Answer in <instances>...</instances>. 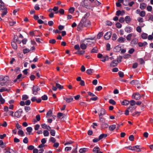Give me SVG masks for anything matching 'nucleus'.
<instances>
[{"label":"nucleus","mask_w":153,"mask_h":153,"mask_svg":"<svg viewBox=\"0 0 153 153\" xmlns=\"http://www.w3.org/2000/svg\"><path fill=\"white\" fill-rule=\"evenodd\" d=\"M99 150L100 148L98 147H96L94 148L93 149V152L97 153Z\"/></svg>","instance_id":"nucleus-43"},{"label":"nucleus","mask_w":153,"mask_h":153,"mask_svg":"<svg viewBox=\"0 0 153 153\" xmlns=\"http://www.w3.org/2000/svg\"><path fill=\"white\" fill-rule=\"evenodd\" d=\"M18 134L21 137H23L25 136V134L23 131L22 130H19L18 132Z\"/></svg>","instance_id":"nucleus-27"},{"label":"nucleus","mask_w":153,"mask_h":153,"mask_svg":"<svg viewBox=\"0 0 153 153\" xmlns=\"http://www.w3.org/2000/svg\"><path fill=\"white\" fill-rule=\"evenodd\" d=\"M115 50H116L115 51L116 52H118L120 50V48L118 46H116L114 48Z\"/></svg>","instance_id":"nucleus-54"},{"label":"nucleus","mask_w":153,"mask_h":153,"mask_svg":"<svg viewBox=\"0 0 153 153\" xmlns=\"http://www.w3.org/2000/svg\"><path fill=\"white\" fill-rule=\"evenodd\" d=\"M140 16L143 17H144L146 15V12L144 10H142L141 11L140 13L139 14Z\"/></svg>","instance_id":"nucleus-30"},{"label":"nucleus","mask_w":153,"mask_h":153,"mask_svg":"<svg viewBox=\"0 0 153 153\" xmlns=\"http://www.w3.org/2000/svg\"><path fill=\"white\" fill-rule=\"evenodd\" d=\"M126 41V39L122 37L119 38L117 40V41L120 43L124 42Z\"/></svg>","instance_id":"nucleus-16"},{"label":"nucleus","mask_w":153,"mask_h":153,"mask_svg":"<svg viewBox=\"0 0 153 153\" xmlns=\"http://www.w3.org/2000/svg\"><path fill=\"white\" fill-rule=\"evenodd\" d=\"M80 5L83 7L88 9H90L91 6L89 4V2L88 0H84L81 2Z\"/></svg>","instance_id":"nucleus-3"},{"label":"nucleus","mask_w":153,"mask_h":153,"mask_svg":"<svg viewBox=\"0 0 153 153\" xmlns=\"http://www.w3.org/2000/svg\"><path fill=\"white\" fill-rule=\"evenodd\" d=\"M135 103L136 102L134 100H131L130 101V105L132 106L135 105Z\"/></svg>","instance_id":"nucleus-62"},{"label":"nucleus","mask_w":153,"mask_h":153,"mask_svg":"<svg viewBox=\"0 0 153 153\" xmlns=\"http://www.w3.org/2000/svg\"><path fill=\"white\" fill-rule=\"evenodd\" d=\"M11 45L13 48L15 49L16 50L17 48V46L16 42H11Z\"/></svg>","instance_id":"nucleus-23"},{"label":"nucleus","mask_w":153,"mask_h":153,"mask_svg":"<svg viewBox=\"0 0 153 153\" xmlns=\"http://www.w3.org/2000/svg\"><path fill=\"white\" fill-rule=\"evenodd\" d=\"M9 89H8L5 88H2L0 89V92H2L5 91H9Z\"/></svg>","instance_id":"nucleus-39"},{"label":"nucleus","mask_w":153,"mask_h":153,"mask_svg":"<svg viewBox=\"0 0 153 153\" xmlns=\"http://www.w3.org/2000/svg\"><path fill=\"white\" fill-rule=\"evenodd\" d=\"M22 75L21 74H19L17 76L16 79H15L14 81L13 82L15 83L18 80L19 82L21 81L22 78Z\"/></svg>","instance_id":"nucleus-12"},{"label":"nucleus","mask_w":153,"mask_h":153,"mask_svg":"<svg viewBox=\"0 0 153 153\" xmlns=\"http://www.w3.org/2000/svg\"><path fill=\"white\" fill-rule=\"evenodd\" d=\"M27 131L29 133H30L32 130V128L31 127H28L26 128Z\"/></svg>","instance_id":"nucleus-61"},{"label":"nucleus","mask_w":153,"mask_h":153,"mask_svg":"<svg viewBox=\"0 0 153 153\" xmlns=\"http://www.w3.org/2000/svg\"><path fill=\"white\" fill-rule=\"evenodd\" d=\"M48 97L46 95H44L42 97V99L43 100H46L48 99Z\"/></svg>","instance_id":"nucleus-49"},{"label":"nucleus","mask_w":153,"mask_h":153,"mask_svg":"<svg viewBox=\"0 0 153 153\" xmlns=\"http://www.w3.org/2000/svg\"><path fill=\"white\" fill-rule=\"evenodd\" d=\"M119 75L121 77H123L124 76V74L121 71H120L118 73Z\"/></svg>","instance_id":"nucleus-56"},{"label":"nucleus","mask_w":153,"mask_h":153,"mask_svg":"<svg viewBox=\"0 0 153 153\" xmlns=\"http://www.w3.org/2000/svg\"><path fill=\"white\" fill-rule=\"evenodd\" d=\"M138 82H139L137 80H133L131 81L130 83L132 85H134L138 84Z\"/></svg>","instance_id":"nucleus-41"},{"label":"nucleus","mask_w":153,"mask_h":153,"mask_svg":"<svg viewBox=\"0 0 153 153\" xmlns=\"http://www.w3.org/2000/svg\"><path fill=\"white\" fill-rule=\"evenodd\" d=\"M99 118L100 122H102V123H105V119L104 118H103L102 117H99Z\"/></svg>","instance_id":"nucleus-51"},{"label":"nucleus","mask_w":153,"mask_h":153,"mask_svg":"<svg viewBox=\"0 0 153 153\" xmlns=\"http://www.w3.org/2000/svg\"><path fill=\"white\" fill-rule=\"evenodd\" d=\"M101 125L102 128H107L108 126V125L105 123H102Z\"/></svg>","instance_id":"nucleus-33"},{"label":"nucleus","mask_w":153,"mask_h":153,"mask_svg":"<svg viewBox=\"0 0 153 153\" xmlns=\"http://www.w3.org/2000/svg\"><path fill=\"white\" fill-rule=\"evenodd\" d=\"M148 36V34L146 33H143L141 35L142 38L143 39H146Z\"/></svg>","instance_id":"nucleus-35"},{"label":"nucleus","mask_w":153,"mask_h":153,"mask_svg":"<svg viewBox=\"0 0 153 153\" xmlns=\"http://www.w3.org/2000/svg\"><path fill=\"white\" fill-rule=\"evenodd\" d=\"M22 112V109H20L15 113L14 116L18 118L19 117L21 116Z\"/></svg>","instance_id":"nucleus-7"},{"label":"nucleus","mask_w":153,"mask_h":153,"mask_svg":"<svg viewBox=\"0 0 153 153\" xmlns=\"http://www.w3.org/2000/svg\"><path fill=\"white\" fill-rule=\"evenodd\" d=\"M52 114V112L51 110H49L47 113L46 115V117H49L51 116Z\"/></svg>","instance_id":"nucleus-31"},{"label":"nucleus","mask_w":153,"mask_h":153,"mask_svg":"<svg viewBox=\"0 0 153 153\" xmlns=\"http://www.w3.org/2000/svg\"><path fill=\"white\" fill-rule=\"evenodd\" d=\"M109 102L113 105H115L116 104V102L112 99L110 100H109Z\"/></svg>","instance_id":"nucleus-50"},{"label":"nucleus","mask_w":153,"mask_h":153,"mask_svg":"<svg viewBox=\"0 0 153 153\" xmlns=\"http://www.w3.org/2000/svg\"><path fill=\"white\" fill-rule=\"evenodd\" d=\"M15 152L12 149H9L8 150L6 151L5 153H15Z\"/></svg>","instance_id":"nucleus-46"},{"label":"nucleus","mask_w":153,"mask_h":153,"mask_svg":"<svg viewBox=\"0 0 153 153\" xmlns=\"http://www.w3.org/2000/svg\"><path fill=\"white\" fill-rule=\"evenodd\" d=\"M152 8L151 6L149 5L147 7V9L149 11H151L152 10Z\"/></svg>","instance_id":"nucleus-60"},{"label":"nucleus","mask_w":153,"mask_h":153,"mask_svg":"<svg viewBox=\"0 0 153 153\" xmlns=\"http://www.w3.org/2000/svg\"><path fill=\"white\" fill-rule=\"evenodd\" d=\"M56 86L59 90L62 89L63 88V86L59 84L56 83Z\"/></svg>","instance_id":"nucleus-36"},{"label":"nucleus","mask_w":153,"mask_h":153,"mask_svg":"<svg viewBox=\"0 0 153 153\" xmlns=\"http://www.w3.org/2000/svg\"><path fill=\"white\" fill-rule=\"evenodd\" d=\"M116 27L119 28H121L122 27V25L120 23H117L116 24Z\"/></svg>","instance_id":"nucleus-55"},{"label":"nucleus","mask_w":153,"mask_h":153,"mask_svg":"<svg viewBox=\"0 0 153 153\" xmlns=\"http://www.w3.org/2000/svg\"><path fill=\"white\" fill-rule=\"evenodd\" d=\"M94 71L92 69H88L86 71L87 73L88 74H91Z\"/></svg>","instance_id":"nucleus-38"},{"label":"nucleus","mask_w":153,"mask_h":153,"mask_svg":"<svg viewBox=\"0 0 153 153\" xmlns=\"http://www.w3.org/2000/svg\"><path fill=\"white\" fill-rule=\"evenodd\" d=\"M28 98V96L26 95H24L22 96V100H26Z\"/></svg>","instance_id":"nucleus-45"},{"label":"nucleus","mask_w":153,"mask_h":153,"mask_svg":"<svg viewBox=\"0 0 153 153\" xmlns=\"http://www.w3.org/2000/svg\"><path fill=\"white\" fill-rule=\"evenodd\" d=\"M98 52V49L97 47H95L93 48L91 51V53H97Z\"/></svg>","instance_id":"nucleus-34"},{"label":"nucleus","mask_w":153,"mask_h":153,"mask_svg":"<svg viewBox=\"0 0 153 153\" xmlns=\"http://www.w3.org/2000/svg\"><path fill=\"white\" fill-rule=\"evenodd\" d=\"M146 6V4L145 3H142L140 4V8L142 10L145 9Z\"/></svg>","instance_id":"nucleus-26"},{"label":"nucleus","mask_w":153,"mask_h":153,"mask_svg":"<svg viewBox=\"0 0 153 153\" xmlns=\"http://www.w3.org/2000/svg\"><path fill=\"white\" fill-rule=\"evenodd\" d=\"M134 136L132 135H130L129 137V140H130L131 141H133L134 140Z\"/></svg>","instance_id":"nucleus-64"},{"label":"nucleus","mask_w":153,"mask_h":153,"mask_svg":"<svg viewBox=\"0 0 153 153\" xmlns=\"http://www.w3.org/2000/svg\"><path fill=\"white\" fill-rule=\"evenodd\" d=\"M101 3L97 1V0H95V1L93 2V4L91 5H92L91 7L95 6L96 5L99 6L100 5Z\"/></svg>","instance_id":"nucleus-19"},{"label":"nucleus","mask_w":153,"mask_h":153,"mask_svg":"<svg viewBox=\"0 0 153 153\" xmlns=\"http://www.w3.org/2000/svg\"><path fill=\"white\" fill-rule=\"evenodd\" d=\"M107 135L106 134H100L99 137V139L101 140L103 138L106 137L107 136Z\"/></svg>","instance_id":"nucleus-28"},{"label":"nucleus","mask_w":153,"mask_h":153,"mask_svg":"<svg viewBox=\"0 0 153 153\" xmlns=\"http://www.w3.org/2000/svg\"><path fill=\"white\" fill-rule=\"evenodd\" d=\"M116 127V126L115 125H110L109 127V129L110 131H112L114 130Z\"/></svg>","instance_id":"nucleus-24"},{"label":"nucleus","mask_w":153,"mask_h":153,"mask_svg":"<svg viewBox=\"0 0 153 153\" xmlns=\"http://www.w3.org/2000/svg\"><path fill=\"white\" fill-rule=\"evenodd\" d=\"M118 63L117 61L116 60H113L111 63L110 66L111 67H113L116 66Z\"/></svg>","instance_id":"nucleus-13"},{"label":"nucleus","mask_w":153,"mask_h":153,"mask_svg":"<svg viewBox=\"0 0 153 153\" xmlns=\"http://www.w3.org/2000/svg\"><path fill=\"white\" fill-rule=\"evenodd\" d=\"M101 112L99 115V117H101L102 115H104L105 114V110L103 108H102L100 110Z\"/></svg>","instance_id":"nucleus-29"},{"label":"nucleus","mask_w":153,"mask_h":153,"mask_svg":"<svg viewBox=\"0 0 153 153\" xmlns=\"http://www.w3.org/2000/svg\"><path fill=\"white\" fill-rule=\"evenodd\" d=\"M111 35V33L110 32L106 33L104 36V38L106 40L109 39Z\"/></svg>","instance_id":"nucleus-9"},{"label":"nucleus","mask_w":153,"mask_h":153,"mask_svg":"<svg viewBox=\"0 0 153 153\" xmlns=\"http://www.w3.org/2000/svg\"><path fill=\"white\" fill-rule=\"evenodd\" d=\"M0 11L2 12L1 15L2 17L7 13V9L4 7V4L1 0H0Z\"/></svg>","instance_id":"nucleus-2"},{"label":"nucleus","mask_w":153,"mask_h":153,"mask_svg":"<svg viewBox=\"0 0 153 153\" xmlns=\"http://www.w3.org/2000/svg\"><path fill=\"white\" fill-rule=\"evenodd\" d=\"M137 20L139 22H143V18L140 17L137 18Z\"/></svg>","instance_id":"nucleus-63"},{"label":"nucleus","mask_w":153,"mask_h":153,"mask_svg":"<svg viewBox=\"0 0 153 153\" xmlns=\"http://www.w3.org/2000/svg\"><path fill=\"white\" fill-rule=\"evenodd\" d=\"M88 151V149L86 148H82L80 149L79 152L80 153H85Z\"/></svg>","instance_id":"nucleus-21"},{"label":"nucleus","mask_w":153,"mask_h":153,"mask_svg":"<svg viewBox=\"0 0 153 153\" xmlns=\"http://www.w3.org/2000/svg\"><path fill=\"white\" fill-rule=\"evenodd\" d=\"M133 34V33H130L127 35L126 37V38L128 41H130L131 40V37Z\"/></svg>","instance_id":"nucleus-32"},{"label":"nucleus","mask_w":153,"mask_h":153,"mask_svg":"<svg viewBox=\"0 0 153 153\" xmlns=\"http://www.w3.org/2000/svg\"><path fill=\"white\" fill-rule=\"evenodd\" d=\"M9 77L7 76H5L3 78H0V81H3L5 83L9 80Z\"/></svg>","instance_id":"nucleus-14"},{"label":"nucleus","mask_w":153,"mask_h":153,"mask_svg":"<svg viewBox=\"0 0 153 153\" xmlns=\"http://www.w3.org/2000/svg\"><path fill=\"white\" fill-rule=\"evenodd\" d=\"M140 146H134V150H136L137 152L141 151V150L139 148Z\"/></svg>","instance_id":"nucleus-22"},{"label":"nucleus","mask_w":153,"mask_h":153,"mask_svg":"<svg viewBox=\"0 0 153 153\" xmlns=\"http://www.w3.org/2000/svg\"><path fill=\"white\" fill-rule=\"evenodd\" d=\"M74 49L77 50H79L80 49V48L79 45L77 44L75 45L74 46Z\"/></svg>","instance_id":"nucleus-52"},{"label":"nucleus","mask_w":153,"mask_h":153,"mask_svg":"<svg viewBox=\"0 0 153 153\" xmlns=\"http://www.w3.org/2000/svg\"><path fill=\"white\" fill-rule=\"evenodd\" d=\"M102 87L101 86H98L96 88V90L97 91H100L102 89Z\"/></svg>","instance_id":"nucleus-59"},{"label":"nucleus","mask_w":153,"mask_h":153,"mask_svg":"<svg viewBox=\"0 0 153 153\" xmlns=\"http://www.w3.org/2000/svg\"><path fill=\"white\" fill-rule=\"evenodd\" d=\"M25 109L26 112H28L30 109V108L29 106H25Z\"/></svg>","instance_id":"nucleus-57"},{"label":"nucleus","mask_w":153,"mask_h":153,"mask_svg":"<svg viewBox=\"0 0 153 153\" xmlns=\"http://www.w3.org/2000/svg\"><path fill=\"white\" fill-rule=\"evenodd\" d=\"M125 31L128 33H129L132 32V28L130 26L126 27L125 29Z\"/></svg>","instance_id":"nucleus-15"},{"label":"nucleus","mask_w":153,"mask_h":153,"mask_svg":"<svg viewBox=\"0 0 153 153\" xmlns=\"http://www.w3.org/2000/svg\"><path fill=\"white\" fill-rule=\"evenodd\" d=\"M43 133L44 136L45 137L48 136L49 135V132L47 130H45Z\"/></svg>","instance_id":"nucleus-37"},{"label":"nucleus","mask_w":153,"mask_h":153,"mask_svg":"<svg viewBox=\"0 0 153 153\" xmlns=\"http://www.w3.org/2000/svg\"><path fill=\"white\" fill-rule=\"evenodd\" d=\"M125 20L127 23H128L131 22V19L129 16H127L125 17Z\"/></svg>","instance_id":"nucleus-20"},{"label":"nucleus","mask_w":153,"mask_h":153,"mask_svg":"<svg viewBox=\"0 0 153 153\" xmlns=\"http://www.w3.org/2000/svg\"><path fill=\"white\" fill-rule=\"evenodd\" d=\"M86 39H84L82 40L80 42V48L82 50H85L86 49L87 45L86 44Z\"/></svg>","instance_id":"nucleus-4"},{"label":"nucleus","mask_w":153,"mask_h":153,"mask_svg":"<svg viewBox=\"0 0 153 153\" xmlns=\"http://www.w3.org/2000/svg\"><path fill=\"white\" fill-rule=\"evenodd\" d=\"M90 21L87 19L85 16L83 17L77 26V30L79 31L81 28L83 27H87L90 26Z\"/></svg>","instance_id":"nucleus-1"},{"label":"nucleus","mask_w":153,"mask_h":153,"mask_svg":"<svg viewBox=\"0 0 153 153\" xmlns=\"http://www.w3.org/2000/svg\"><path fill=\"white\" fill-rule=\"evenodd\" d=\"M141 96L138 93L134 94L132 96V98L135 100H138L140 98Z\"/></svg>","instance_id":"nucleus-8"},{"label":"nucleus","mask_w":153,"mask_h":153,"mask_svg":"<svg viewBox=\"0 0 153 153\" xmlns=\"http://www.w3.org/2000/svg\"><path fill=\"white\" fill-rule=\"evenodd\" d=\"M64 99L67 102L69 103L73 101V98L72 97L69 96L66 97H64Z\"/></svg>","instance_id":"nucleus-10"},{"label":"nucleus","mask_w":153,"mask_h":153,"mask_svg":"<svg viewBox=\"0 0 153 153\" xmlns=\"http://www.w3.org/2000/svg\"><path fill=\"white\" fill-rule=\"evenodd\" d=\"M33 94L34 95L37 94L38 91L40 90V88L37 86H33L32 89Z\"/></svg>","instance_id":"nucleus-6"},{"label":"nucleus","mask_w":153,"mask_h":153,"mask_svg":"<svg viewBox=\"0 0 153 153\" xmlns=\"http://www.w3.org/2000/svg\"><path fill=\"white\" fill-rule=\"evenodd\" d=\"M103 33L102 32H100L99 33L97 36V38L98 39H100L103 36Z\"/></svg>","instance_id":"nucleus-44"},{"label":"nucleus","mask_w":153,"mask_h":153,"mask_svg":"<svg viewBox=\"0 0 153 153\" xmlns=\"http://www.w3.org/2000/svg\"><path fill=\"white\" fill-rule=\"evenodd\" d=\"M56 42L55 39H52L49 40V42L50 43L54 44H55Z\"/></svg>","instance_id":"nucleus-53"},{"label":"nucleus","mask_w":153,"mask_h":153,"mask_svg":"<svg viewBox=\"0 0 153 153\" xmlns=\"http://www.w3.org/2000/svg\"><path fill=\"white\" fill-rule=\"evenodd\" d=\"M117 38V36L116 34H113L112 36V39L115 40Z\"/></svg>","instance_id":"nucleus-48"},{"label":"nucleus","mask_w":153,"mask_h":153,"mask_svg":"<svg viewBox=\"0 0 153 153\" xmlns=\"http://www.w3.org/2000/svg\"><path fill=\"white\" fill-rule=\"evenodd\" d=\"M138 42V40L137 38L133 39L131 42V43L132 46L136 44Z\"/></svg>","instance_id":"nucleus-17"},{"label":"nucleus","mask_w":153,"mask_h":153,"mask_svg":"<svg viewBox=\"0 0 153 153\" xmlns=\"http://www.w3.org/2000/svg\"><path fill=\"white\" fill-rule=\"evenodd\" d=\"M136 30L139 33H140L142 31V29L141 27L140 26H138L136 28Z\"/></svg>","instance_id":"nucleus-47"},{"label":"nucleus","mask_w":153,"mask_h":153,"mask_svg":"<svg viewBox=\"0 0 153 153\" xmlns=\"http://www.w3.org/2000/svg\"><path fill=\"white\" fill-rule=\"evenodd\" d=\"M86 39V43H87L86 44L88 46L89 45L93 46L94 45L95 42L92 40H94V38H93L91 39Z\"/></svg>","instance_id":"nucleus-5"},{"label":"nucleus","mask_w":153,"mask_h":153,"mask_svg":"<svg viewBox=\"0 0 153 153\" xmlns=\"http://www.w3.org/2000/svg\"><path fill=\"white\" fill-rule=\"evenodd\" d=\"M138 45L140 47H142L147 45V43L146 42H139L138 43Z\"/></svg>","instance_id":"nucleus-18"},{"label":"nucleus","mask_w":153,"mask_h":153,"mask_svg":"<svg viewBox=\"0 0 153 153\" xmlns=\"http://www.w3.org/2000/svg\"><path fill=\"white\" fill-rule=\"evenodd\" d=\"M50 131H51L50 132L52 136H55V131L53 129H51Z\"/></svg>","instance_id":"nucleus-42"},{"label":"nucleus","mask_w":153,"mask_h":153,"mask_svg":"<svg viewBox=\"0 0 153 153\" xmlns=\"http://www.w3.org/2000/svg\"><path fill=\"white\" fill-rule=\"evenodd\" d=\"M129 101L126 100H124L122 102V104L124 105H128L129 103Z\"/></svg>","instance_id":"nucleus-25"},{"label":"nucleus","mask_w":153,"mask_h":153,"mask_svg":"<svg viewBox=\"0 0 153 153\" xmlns=\"http://www.w3.org/2000/svg\"><path fill=\"white\" fill-rule=\"evenodd\" d=\"M75 10V9L74 7H71L69 10V12L71 13H73Z\"/></svg>","instance_id":"nucleus-40"},{"label":"nucleus","mask_w":153,"mask_h":153,"mask_svg":"<svg viewBox=\"0 0 153 153\" xmlns=\"http://www.w3.org/2000/svg\"><path fill=\"white\" fill-rule=\"evenodd\" d=\"M42 127L44 129H46L49 131L51 130V127L48 126H47L45 123H42L41 124Z\"/></svg>","instance_id":"nucleus-11"},{"label":"nucleus","mask_w":153,"mask_h":153,"mask_svg":"<svg viewBox=\"0 0 153 153\" xmlns=\"http://www.w3.org/2000/svg\"><path fill=\"white\" fill-rule=\"evenodd\" d=\"M50 141L53 143H54L56 141V140L53 137H51L50 140Z\"/></svg>","instance_id":"nucleus-58"}]
</instances>
